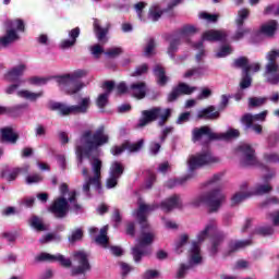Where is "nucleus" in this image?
I'll list each match as a JSON object with an SVG mask.
<instances>
[{
  "instance_id": "f257e3e1",
  "label": "nucleus",
  "mask_w": 279,
  "mask_h": 279,
  "mask_svg": "<svg viewBox=\"0 0 279 279\" xmlns=\"http://www.w3.org/2000/svg\"><path fill=\"white\" fill-rule=\"evenodd\" d=\"M108 134L100 126L95 133L85 131L81 138L76 142L77 167L82 169V175L85 180L83 184V193L86 197H90V186L96 191L101 189V160L93 156H99V147L108 144Z\"/></svg>"
},
{
  "instance_id": "f03ea898",
  "label": "nucleus",
  "mask_w": 279,
  "mask_h": 279,
  "mask_svg": "<svg viewBox=\"0 0 279 279\" xmlns=\"http://www.w3.org/2000/svg\"><path fill=\"white\" fill-rule=\"evenodd\" d=\"M158 208L159 206L157 204L147 205L140 201L138 209L133 213V217L137 219L142 228V233L137 239V243L132 248V256L135 263H140L143 260L144 256H149V254H151V247L149 245L154 243L156 234H154V231H151V228L147 222V215L154 213V210Z\"/></svg>"
},
{
  "instance_id": "7ed1b4c3",
  "label": "nucleus",
  "mask_w": 279,
  "mask_h": 279,
  "mask_svg": "<svg viewBox=\"0 0 279 279\" xmlns=\"http://www.w3.org/2000/svg\"><path fill=\"white\" fill-rule=\"evenodd\" d=\"M221 180H223L222 172L214 174L205 183V189H207L209 192L202 193L194 197L191 201V206L198 208V206H204V204H207L209 207V213H217V210H219V208H221L226 202V194L221 190L215 189V186H217Z\"/></svg>"
},
{
  "instance_id": "20e7f679",
  "label": "nucleus",
  "mask_w": 279,
  "mask_h": 279,
  "mask_svg": "<svg viewBox=\"0 0 279 279\" xmlns=\"http://www.w3.org/2000/svg\"><path fill=\"white\" fill-rule=\"evenodd\" d=\"M217 232V221L210 220L205 229L201 231L197 234V241L198 242H192V246L190 248V259H189V265L186 264H181L178 272H177V278H183L186 276V271L191 269L192 267H195V265H201L202 264V253L199 250V243H204L210 234H215Z\"/></svg>"
},
{
  "instance_id": "39448f33",
  "label": "nucleus",
  "mask_w": 279,
  "mask_h": 279,
  "mask_svg": "<svg viewBox=\"0 0 279 279\" xmlns=\"http://www.w3.org/2000/svg\"><path fill=\"white\" fill-rule=\"evenodd\" d=\"M87 75L88 70L78 69L71 73L57 76L56 82L63 93H66V95H75L86 86L84 82L78 80H83V77Z\"/></svg>"
},
{
  "instance_id": "423d86ee",
  "label": "nucleus",
  "mask_w": 279,
  "mask_h": 279,
  "mask_svg": "<svg viewBox=\"0 0 279 279\" xmlns=\"http://www.w3.org/2000/svg\"><path fill=\"white\" fill-rule=\"evenodd\" d=\"M192 141L193 143H202L205 141L206 144L210 141H232V138H239L240 132L236 129H230L225 133L213 132V129L209 126H202L199 129H194Z\"/></svg>"
},
{
  "instance_id": "0eeeda50",
  "label": "nucleus",
  "mask_w": 279,
  "mask_h": 279,
  "mask_svg": "<svg viewBox=\"0 0 279 279\" xmlns=\"http://www.w3.org/2000/svg\"><path fill=\"white\" fill-rule=\"evenodd\" d=\"M219 162H221V159L206 148L187 158V171L189 173H193V171H197V169H202V167H210Z\"/></svg>"
},
{
  "instance_id": "6e6552de",
  "label": "nucleus",
  "mask_w": 279,
  "mask_h": 279,
  "mask_svg": "<svg viewBox=\"0 0 279 279\" xmlns=\"http://www.w3.org/2000/svg\"><path fill=\"white\" fill-rule=\"evenodd\" d=\"M90 97H82L77 101V105H66L62 102H53L51 105L52 110H58L62 117L69 114H86L90 110Z\"/></svg>"
},
{
  "instance_id": "1a4fd4ad",
  "label": "nucleus",
  "mask_w": 279,
  "mask_h": 279,
  "mask_svg": "<svg viewBox=\"0 0 279 279\" xmlns=\"http://www.w3.org/2000/svg\"><path fill=\"white\" fill-rule=\"evenodd\" d=\"M171 117V109H162L160 107H154L149 110L142 111V118L137 123V128H145V125H149V123H154V121H158V125L162 128L165 123H167V119Z\"/></svg>"
},
{
  "instance_id": "9d476101",
  "label": "nucleus",
  "mask_w": 279,
  "mask_h": 279,
  "mask_svg": "<svg viewBox=\"0 0 279 279\" xmlns=\"http://www.w3.org/2000/svg\"><path fill=\"white\" fill-rule=\"evenodd\" d=\"M228 38V33L226 31H215L210 29L203 34L202 39L192 45V47L198 51L196 54V62H202L206 57V51L204 50V40L209 43H226Z\"/></svg>"
},
{
  "instance_id": "9b49d317",
  "label": "nucleus",
  "mask_w": 279,
  "mask_h": 279,
  "mask_svg": "<svg viewBox=\"0 0 279 279\" xmlns=\"http://www.w3.org/2000/svg\"><path fill=\"white\" fill-rule=\"evenodd\" d=\"M5 35L0 38V49L1 47H8L12 43H16L21 37L19 32H25V22L21 19L7 20L4 21Z\"/></svg>"
},
{
  "instance_id": "f8f14e48",
  "label": "nucleus",
  "mask_w": 279,
  "mask_h": 279,
  "mask_svg": "<svg viewBox=\"0 0 279 279\" xmlns=\"http://www.w3.org/2000/svg\"><path fill=\"white\" fill-rule=\"evenodd\" d=\"M234 154L240 159L241 167H264L256 158V150L250 144H240L235 147Z\"/></svg>"
},
{
  "instance_id": "ddd939ff",
  "label": "nucleus",
  "mask_w": 279,
  "mask_h": 279,
  "mask_svg": "<svg viewBox=\"0 0 279 279\" xmlns=\"http://www.w3.org/2000/svg\"><path fill=\"white\" fill-rule=\"evenodd\" d=\"M197 34V28L193 25L183 26L178 33L170 36V45L168 47V54L170 58H173V53L178 51V47H180V40H186L189 43V38L191 36Z\"/></svg>"
},
{
  "instance_id": "4468645a",
  "label": "nucleus",
  "mask_w": 279,
  "mask_h": 279,
  "mask_svg": "<svg viewBox=\"0 0 279 279\" xmlns=\"http://www.w3.org/2000/svg\"><path fill=\"white\" fill-rule=\"evenodd\" d=\"M276 58H279V49L268 52L267 60L269 61L266 65L264 77L268 84L276 86L279 84V65L276 63Z\"/></svg>"
},
{
  "instance_id": "2eb2a0df",
  "label": "nucleus",
  "mask_w": 279,
  "mask_h": 279,
  "mask_svg": "<svg viewBox=\"0 0 279 279\" xmlns=\"http://www.w3.org/2000/svg\"><path fill=\"white\" fill-rule=\"evenodd\" d=\"M73 260L76 263V266L72 268V276H80V274L90 271V263L88 262V254L86 252H74Z\"/></svg>"
},
{
  "instance_id": "dca6fc26",
  "label": "nucleus",
  "mask_w": 279,
  "mask_h": 279,
  "mask_svg": "<svg viewBox=\"0 0 279 279\" xmlns=\"http://www.w3.org/2000/svg\"><path fill=\"white\" fill-rule=\"evenodd\" d=\"M21 86H23V83L11 84L4 89V93L7 95H14V93H16L17 97H21L22 99H28L29 101H36V99H40L43 92L33 93L27 89L19 90Z\"/></svg>"
},
{
  "instance_id": "f3484780",
  "label": "nucleus",
  "mask_w": 279,
  "mask_h": 279,
  "mask_svg": "<svg viewBox=\"0 0 279 279\" xmlns=\"http://www.w3.org/2000/svg\"><path fill=\"white\" fill-rule=\"evenodd\" d=\"M123 171H125L123 163L113 161L109 169V177L106 181V187L114 189L119 184V180L123 175Z\"/></svg>"
},
{
  "instance_id": "a211bd4d",
  "label": "nucleus",
  "mask_w": 279,
  "mask_h": 279,
  "mask_svg": "<svg viewBox=\"0 0 279 279\" xmlns=\"http://www.w3.org/2000/svg\"><path fill=\"white\" fill-rule=\"evenodd\" d=\"M143 145H145L144 140H140L136 143L124 142L121 146H114L111 148L112 156H121L125 150L130 154H136V151H141L143 149Z\"/></svg>"
},
{
  "instance_id": "6ab92c4d",
  "label": "nucleus",
  "mask_w": 279,
  "mask_h": 279,
  "mask_svg": "<svg viewBox=\"0 0 279 279\" xmlns=\"http://www.w3.org/2000/svg\"><path fill=\"white\" fill-rule=\"evenodd\" d=\"M60 192H61V195L63 198L66 197V195H68L70 210H73V213H76V215L82 213V205L77 204V201L75 199V197H77V192H75V191L69 192V185H66L64 183L61 184Z\"/></svg>"
},
{
  "instance_id": "aec40b11",
  "label": "nucleus",
  "mask_w": 279,
  "mask_h": 279,
  "mask_svg": "<svg viewBox=\"0 0 279 279\" xmlns=\"http://www.w3.org/2000/svg\"><path fill=\"white\" fill-rule=\"evenodd\" d=\"M69 208H71V205H69V202H66V198L59 197L56 199L50 207V211L54 217H58L59 219H62L66 217V213H69Z\"/></svg>"
},
{
  "instance_id": "412c9836",
  "label": "nucleus",
  "mask_w": 279,
  "mask_h": 279,
  "mask_svg": "<svg viewBox=\"0 0 279 279\" xmlns=\"http://www.w3.org/2000/svg\"><path fill=\"white\" fill-rule=\"evenodd\" d=\"M26 69L27 68L25 66V64H20L12 68L4 74L5 82H14L15 84H25V80L21 77H23V73H25Z\"/></svg>"
},
{
  "instance_id": "4be33fe9",
  "label": "nucleus",
  "mask_w": 279,
  "mask_h": 279,
  "mask_svg": "<svg viewBox=\"0 0 279 279\" xmlns=\"http://www.w3.org/2000/svg\"><path fill=\"white\" fill-rule=\"evenodd\" d=\"M197 87H191L186 83H180L172 92L168 95V101H175L181 95H191L195 93Z\"/></svg>"
},
{
  "instance_id": "5701e85b",
  "label": "nucleus",
  "mask_w": 279,
  "mask_h": 279,
  "mask_svg": "<svg viewBox=\"0 0 279 279\" xmlns=\"http://www.w3.org/2000/svg\"><path fill=\"white\" fill-rule=\"evenodd\" d=\"M159 208H161L163 213H171L174 208H182V198H180V195L174 194L161 202Z\"/></svg>"
},
{
  "instance_id": "b1692460",
  "label": "nucleus",
  "mask_w": 279,
  "mask_h": 279,
  "mask_svg": "<svg viewBox=\"0 0 279 279\" xmlns=\"http://www.w3.org/2000/svg\"><path fill=\"white\" fill-rule=\"evenodd\" d=\"M37 258L38 260H49L50 263L58 262L60 265H62V267H71L72 265L71 259L61 254L51 255L49 253H41Z\"/></svg>"
},
{
  "instance_id": "393cba45",
  "label": "nucleus",
  "mask_w": 279,
  "mask_h": 279,
  "mask_svg": "<svg viewBox=\"0 0 279 279\" xmlns=\"http://www.w3.org/2000/svg\"><path fill=\"white\" fill-rule=\"evenodd\" d=\"M250 197H252L250 185L247 183H242L240 186V192L232 196L231 204L232 206H236V204H241V202H245V199H250Z\"/></svg>"
},
{
  "instance_id": "a878e982",
  "label": "nucleus",
  "mask_w": 279,
  "mask_h": 279,
  "mask_svg": "<svg viewBox=\"0 0 279 279\" xmlns=\"http://www.w3.org/2000/svg\"><path fill=\"white\" fill-rule=\"evenodd\" d=\"M104 88H106V92L104 94H100L97 98L98 108H106V106H108V98L110 97V94L112 93V90H114V82L113 81L105 82Z\"/></svg>"
},
{
  "instance_id": "bb28decb",
  "label": "nucleus",
  "mask_w": 279,
  "mask_h": 279,
  "mask_svg": "<svg viewBox=\"0 0 279 279\" xmlns=\"http://www.w3.org/2000/svg\"><path fill=\"white\" fill-rule=\"evenodd\" d=\"M251 196L254 195H267V193H271L274 191V186H271L270 182L256 183L254 187H248Z\"/></svg>"
},
{
  "instance_id": "cd10ccee",
  "label": "nucleus",
  "mask_w": 279,
  "mask_h": 279,
  "mask_svg": "<svg viewBox=\"0 0 279 279\" xmlns=\"http://www.w3.org/2000/svg\"><path fill=\"white\" fill-rule=\"evenodd\" d=\"M69 38L64 39L60 43L61 49H71L74 47L75 43H77V38H80V27H75L69 32Z\"/></svg>"
},
{
  "instance_id": "c85d7f7f",
  "label": "nucleus",
  "mask_w": 279,
  "mask_h": 279,
  "mask_svg": "<svg viewBox=\"0 0 279 279\" xmlns=\"http://www.w3.org/2000/svg\"><path fill=\"white\" fill-rule=\"evenodd\" d=\"M94 32L97 40H99L101 45H106L108 43V28L101 27V23L97 19L94 20Z\"/></svg>"
},
{
  "instance_id": "c756f323",
  "label": "nucleus",
  "mask_w": 279,
  "mask_h": 279,
  "mask_svg": "<svg viewBox=\"0 0 279 279\" xmlns=\"http://www.w3.org/2000/svg\"><path fill=\"white\" fill-rule=\"evenodd\" d=\"M276 29H278V22L271 20L260 26L259 34L267 36V38H272L276 34Z\"/></svg>"
},
{
  "instance_id": "7c9ffc66",
  "label": "nucleus",
  "mask_w": 279,
  "mask_h": 279,
  "mask_svg": "<svg viewBox=\"0 0 279 279\" xmlns=\"http://www.w3.org/2000/svg\"><path fill=\"white\" fill-rule=\"evenodd\" d=\"M129 92L136 99H143L147 93V87H145V83H134L129 88Z\"/></svg>"
},
{
  "instance_id": "2f4dec72",
  "label": "nucleus",
  "mask_w": 279,
  "mask_h": 279,
  "mask_svg": "<svg viewBox=\"0 0 279 279\" xmlns=\"http://www.w3.org/2000/svg\"><path fill=\"white\" fill-rule=\"evenodd\" d=\"M197 119L215 120L219 119V111H215L214 106H209L205 109H202L197 112Z\"/></svg>"
},
{
  "instance_id": "473e14b6",
  "label": "nucleus",
  "mask_w": 279,
  "mask_h": 279,
  "mask_svg": "<svg viewBox=\"0 0 279 279\" xmlns=\"http://www.w3.org/2000/svg\"><path fill=\"white\" fill-rule=\"evenodd\" d=\"M267 114H268L267 110H265L260 113H257V114L245 113L242 117L241 122L242 123H256V121H265V119H267Z\"/></svg>"
},
{
  "instance_id": "72a5a7b5",
  "label": "nucleus",
  "mask_w": 279,
  "mask_h": 279,
  "mask_svg": "<svg viewBox=\"0 0 279 279\" xmlns=\"http://www.w3.org/2000/svg\"><path fill=\"white\" fill-rule=\"evenodd\" d=\"M21 171H29V166H25L24 168H13L11 170H4L2 172V178H4V180H8V182H12L14 180H16V178H19V173H21Z\"/></svg>"
},
{
  "instance_id": "f704fd0d",
  "label": "nucleus",
  "mask_w": 279,
  "mask_h": 279,
  "mask_svg": "<svg viewBox=\"0 0 279 279\" xmlns=\"http://www.w3.org/2000/svg\"><path fill=\"white\" fill-rule=\"evenodd\" d=\"M2 134V141H5L7 143H16L19 141V134L14 132V130L7 128L1 130Z\"/></svg>"
},
{
  "instance_id": "c9c22d12",
  "label": "nucleus",
  "mask_w": 279,
  "mask_h": 279,
  "mask_svg": "<svg viewBox=\"0 0 279 279\" xmlns=\"http://www.w3.org/2000/svg\"><path fill=\"white\" fill-rule=\"evenodd\" d=\"M223 239H226V235L223 233H218L216 236L211 240V247L209 248V252L211 256H215L217 252H219V246L221 243H223Z\"/></svg>"
},
{
  "instance_id": "e433bc0d",
  "label": "nucleus",
  "mask_w": 279,
  "mask_h": 279,
  "mask_svg": "<svg viewBox=\"0 0 279 279\" xmlns=\"http://www.w3.org/2000/svg\"><path fill=\"white\" fill-rule=\"evenodd\" d=\"M154 75L157 76V84L159 86H165V84H167V82H169V77H167V75H165V69L160 65H156L154 68Z\"/></svg>"
},
{
  "instance_id": "4c0bfd02",
  "label": "nucleus",
  "mask_w": 279,
  "mask_h": 279,
  "mask_svg": "<svg viewBox=\"0 0 279 279\" xmlns=\"http://www.w3.org/2000/svg\"><path fill=\"white\" fill-rule=\"evenodd\" d=\"M95 241L98 245H101L102 247L108 246V226H105L100 229V234L96 236Z\"/></svg>"
},
{
  "instance_id": "58836bf2",
  "label": "nucleus",
  "mask_w": 279,
  "mask_h": 279,
  "mask_svg": "<svg viewBox=\"0 0 279 279\" xmlns=\"http://www.w3.org/2000/svg\"><path fill=\"white\" fill-rule=\"evenodd\" d=\"M189 243V235L182 234L174 243L175 254H182L184 252V245Z\"/></svg>"
},
{
  "instance_id": "ea45409f",
  "label": "nucleus",
  "mask_w": 279,
  "mask_h": 279,
  "mask_svg": "<svg viewBox=\"0 0 279 279\" xmlns=\"http://www.w3.org/2000/svg\"><path fill=\"white\" fill-rule=\"evenodd\" d=\"M31 226L37 230V232H47V230H49V227L43 223V220L36 216L31 218Z\"/></svg>"
},
{
  "instance_id": "a19ab883",
  "label": "nucleus",
  "mask_w": 279,
  "mask_h": 279,
  "mask_svg": "<svg viewBox=\"0 0 279 279\" xmlns=\"http://www.w3.org/2000/svg\"><path fill=\"white\" fill-rule=\"evenodd\" d=\"M191 178H193V175L187 174V175L179 178V179H170L167 181L166 186L168 189H175V186H180V185L184 184V182H186L187 180H191Z\"/></svg>"
},
{
  "instance_id": "79ce46f5",
  "label": "nucleus",
  "mask_w": 279,
  "mask_h": 279,
  "mask_svg": "<svg viewBox=\"0 0 279 279\" xmlns=\"http://www.w3.org/2000/svg\"><path fill=\"white\" fill-rule=\"evenodd\" d=\"M208 73L207 66L196 68L189 70L183 77H201V75H206Z\"/></svg>"
},
{
  "instance_id": "37998d69",
  "label": "nucleus",
  "mask_w": 279,
  "mask_h": 279,
  "mask_svg": "<svg viewBox=\"0 0 279 279\" xmlns=\"http://www.w3.org/2000/svg\"><path fill=\"white\" fill-rule=\"evenodd\" d=\"M162 16V10H160V7L158 4H154L148 13V19L153 22L158 21Z\"/></svg>"
},
{
  "instance_id": "c03bdc74",
  "label": "nucleus",
  "mask_w": 279,
  "mask_h": 279,
  "mask_svg": "<svg viewBox=\"0 0 279 279\" xmlns=\"http://www.w3.org/2000/svg\"><path fill=\"white\" fill-rule=\"evenodd\" d=\"M247 16H250V10L241 9L238 12V16L235 19L236 27H243V23H245V21H247Z\"/></svg>"
},
{
  "instance_id": "a18cd8bd",
  "label": "nucleus",
  "mask_w": 279,
  "mask_h": 279,
  "mask_svg": "<svg viewBox=\"0 0 279 279\" xmlns=\"http://www.w3.org/2000/svg\"><path fill=\"white\" fill-rule=\"evenodd\" d=\"M156 53V41L154 38H149L146 43V46L144 47V56L146 58H149L150 56H154Z\"/></svg>"
},
{
  "instance_id": "49530a36",
  "label": "nucleus",
  "mask_w": 279,
  "mask_h": 279,
  "mask_svg": "<svg viewBox=\"0 0 279 279\" xmlns=\"http://www.w3.org/2000/svg\"><path fill=\"white\" fill-rule=\"evenodd\" d=\"M263 160L267 165H279V155L278 153H265Z\"/></svg>"
},
{
  "instance_id": "de8ad7c7",
  "label": "nucleus",
  "mask_w": 279,
  "mask_h": 279,
  "mask_svg": "<svg viewBox=\"0 0 279 279\" xmlns=\"http://www.w3.org/2000/svg\"><path fill=\"white\" fill-rule=\"evenodd\" d=\"M248 64L250 63L247 61V58L245 57H240L234 60V66H236L238 69H242L243 73H250V68H247Z\"/></svg>"
},
{
  "instance_id": "09e8293b",
  "label": "nucleus",
  "mask_w": 279,
  "mask_h": 279,
  "mask_svg": "<svg viewBox=\"0 0 279 279\" xmlns=\"http://www.w3.org/2000/svg\"><path fill=\"white\" fill-rule=\"evenodd\" d=\"M53 80V76H34L29 78L31 84H35L36 86H45V84H49Z\"/></svg>"
},
{
  "instance_id": "8fccbe9b",
  "label": "nucleus",
  "mask_w": 279,
  "mask_h": 279,
  "mask_svg": "<svg viewBox=\"0 0 279 279\" xmlns=\"http://www.w3.org/2000/svg\"><path fill=\"white\" fill-rule=\"evenodd\" d=\"M250 243H252L250 240L230 242L229 250L230 252H236V250H241V247H247Z\"/></svg>"
},
{
  "instance_id": "3c124183",
  "label": "nucleus",
  "mask_w": 279,
  "mask_h": 279,
  "mask_svg": "<svg viewBox=\"0 0 279 279\" xmlns=\"http://www.w3.org/2000/svg\"><path fill=\"white\" fill-rule=\"evenodd\" d=\"M264 104H267L266 97H253L248 99V106L251 108H258L260 106H264Z\"/></svg>"
},
{
  "instance_id": "603ef678",
  "label": "nucleus",
  "mask_w": 279,
  "mask_h": 279,
  "mask_svg": "<svg viewBox=\"0 0 279 279\" xmlns=\"http://www.w3.org/2000/svg\"><path fill=\"white\" fill-rule=\"evenodd\" d=\"M246 34H250V29L243 26H236V32L232 36V40H241L245 38Z\"/></svg>"
},
{
  "instance_id": "864d4df0",
  "label": "nucleus",
  "mask_w": 279,
  "mask_h": 279,
  "mask_svg": "<svg viewBox=\"0 0 279 279\" xmlns=\"http://www.w3.org/2000/svg\"><path fill=\"white\" fill-rule=\"evenodd\" d=\"M256 234H262V236H269L271 234H274V228L269 227V226H264V227H258L255 230Z\"/></svg>"
},
{
  "instance_id": "5fc2aeb1",
  "label": "nucleus",
  "mask_w": 279,
  "mask_h": 279,
  "mask_svg": "<svg viewBox=\"0 0 279 279\" xmlns=\"http://www.w3.org/2000/svg\"><path fill=\"white\" fill-rule=\"evenodd\" d=\"M243 125H245V130H253V132H255V134L263 133V125H260V124L251 122V123H243Z\"/></svg>"
},
{
  "instance_id": "6e6d98bb",
  "label": "nucleus",
  "mask_w": 279,
  "mask_h": 279,
  "mask_svg": "<svg viewBox=\"0 0 279 279\" xmlns=\"http://www.w3.org/2000/svg\"><path fill=\"white\" fill-rule=\"evenodd\" d=\"M145 8H147V2H138L134 5L135 12L140 21H144L143 10H145Z\"/></svg>"
},
{
  "instance_id": "4d7b16f0",
  "label": "nucleus",
  "mask_w": 279,
  "mask_h": 279,
  "mask_svg": "<svg viewBox=\"0 0 279 279\" xmlns=\"http://www.w3.org/2000/svg\"><path fill=\"white\" fill-rule=\"evenodd\" d=\"M51 241H60V235H56L54 233H48L39 240V243H51Z\"/></svg>"
},
{
  "instance_id": "13d9d810",
  "label": "nucleus",
  "mask_w": 279,
  "mask_h": 279,
  "mask_svg": "<svg viewBox=\"0 0 279 279\" xmlns=\"http://www.w3.org/2000/svg\"><path fill=\"white\" fill-rule=\"evenodd\" d=\"M199 19H203V21H207V23H217V19H219V16L217 14H209L203 12L199 14Z\"/></svg>"
},
{
  "instance_id": "bf43d9fd",
  "label": "nucleus",
  "mask_w": 279,
  "mask_h": 279,
  "mask_svg": "<svg viewBox=\"0 0 279 279\" xmlns=\"http://www.w3.org/2000/svg\"><path fill=\"white\" fill-rule=\"evenodd\" d=\"M240 86L241 88H250L252 86V77L250 76V73H243Z\"/></svg>"
},
{
  "instance_id": "052dcab7",
  "label": "nucleus",
  "mask_w": 279,
  "mask_h": 279,
  "mask_svg": "<svg viewBox=\"0 0 279 279\" xmlns=\"http://www.w3.org/2000/svg\"><path fill=\"white\" fill-rule=\"evenodd\" d=\"M232 53V47L223 46L220 50L216 53V58H226V56H230Z\"/></svg>"
},
{
  "instance_id": "680f3d73",
  "label": "nucleus",
  "mask_w": 279,
  "mask_h": 279,
  "mask_svg": "<svg viewBox=\"0 0 279 279\" xmlns=\"http://www.w3.org/2000/svg\"><path fill=\"white\" fill-rule=\"evenodd\" d=\"M82 236H84V233L82 232V229H76L72 232L71 236L69 238L70 243H75L77 241H81Z\"/></svg>"
},
{
  "instance_id": "e2e57ef3",
  "label": "nucleus",
  "mask_w": 279,
  "mask_h": 279,
  "mask_svg": "<svg viewBox=\"0 0 279 279\" xmlns=\"http://www.w3.org/2000/svg\"><path fill=\"white\" fill-rule=\"evenodd\" d=\"M38 182H43L40 174H29L26 177V184H38Z\"/></svg>"
},
{
  "instance_id": "0e129e2a",
  "label": "nucleus",
  "mask_w": 279,
  "mask_h": 279,
  "mask_svg": "<svg viewBox=\"0 0 279 279\" xmlns=\"http://www.w3.org/2000/svg\"><path fill=\"white\" fill-rule=\"evenodd\" d=\"M28 105L27 104H20L15 105L10 109V112H16L17 114H23L24 110H27Z\"/></svg>"
},
{
  "instance_id": "69168bd1",
  "label": "nucleus",
  "mask_w": 279,
  "mask_h": 279,
  "mask_svg": "<svg viewBox=\"0 0 279 279\" xmlns=\"http://www.w3.org/2000/svg\"><path fill=\"white\" fill-rule=\"evenodd\" d=\"M265 14H272L274 16H279V4H270L266 8Z\"/></svg>"
},
{
  "instance_id": "338daca9",
  "label": "nucleus",
  "mask_w": 279,
  "mask_h": 279,
  "mask_svg": "<svg viewBox=\"0 0 279 279\" xmlns=\"http://www.w3.org/2000/svg\"><path fill=\"white\" fill-rule=\"evenodd\" d=\"M90 53L97 59L101 56V53H104V48L99 45H94L90 47Z\"/></svg>"
},
{
  "instance_id": "774afa93",
  "label": "nucleus",
  "mask_w": 279,
  "mask_h": 279,
  "mask_svg": "<svg viewBox=\"0 0 279 279\" xmlns=\"http://www.w3.org/2000/svg\"><path fill=\"white\" fill-rule=\"evenodd\" d=\"M112 221L114 222V228H119V225L122 221L121 211H119V209L113 210Z\"/></svg>"
}]
</instances>
